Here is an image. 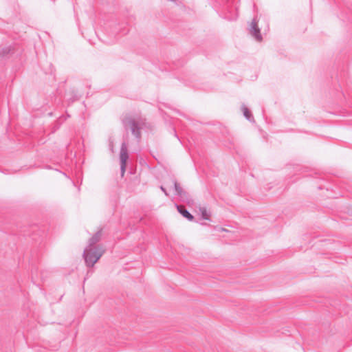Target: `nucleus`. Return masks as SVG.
<instances>
[{
	"mask_svg": "<svg viewBox=\"0 0 352 352\" xmlns=\"http://www.w3.org/2000/svg\"><path fill=\"white\" fill-rule=\"evenodd\" d=\"M66 98L69 102H73L79 99L80 94L74 89H72L66 93Z\"/></svg>",
	"mask_w": 352,
	"mask_h": 352,
	"instance_id": "10",
	"label": "nucleus"
},
{
	"mask_svg": "<svg viewBox=\"0 0 352 352\" xmlns=\"http://www.w3.org/2000/svg\"><path fill=\"white\" fill-rule=\"evenodd\" d=\"M174 188L176 195H178L181 199H184L188 196V193L182 189L179 184L176 181L174 182Z\"/></svg>",
	"mask_w": 352,
	"mask_h": 352,
	"instance_id": "8",
	"label": "nucleus"
},
{
	"mask_svg": "<svg viewBox=\"0 0 352 352\" xmlns=\"http://www.w3.org/2000/svg\"><path fill=\"white\" fill-rule=\"evenodd\" d=\"M94 32H95V34H96V36H97L99 38H100V33H99L98 30L95 29V30H94Z\"/></svg>",
	"mask_w": 352,
	"mask_h": 352,
	"instance_id": "15",
	"label": "nucleus"
},
{
	"mask_svg": "<svg viewBox=\"0 0 352 352\" xmlns=\"http://www.w3.org/2000/svg\"><path fill=\"white\" fill-rule=\"evenodd\" d=\"M124 23H104L102 30H104V34H107L109 37H116L119 34V31H122V34H126V31L123 29L122 25Z\"/></svg>",
	"mask_w": 352,
	"mask_h": 352,
	"instance_id": "3",
	"label": "nucleus"
},
{
	"mask_svg": "<svg viewBox=\"0 0 352 352\" xmlns=\"http://www.w3.org/2000/svg\"><path fill=\"white\" fill-rule=\"evenodd\" d=\"M101 238V231L97 232L94 236L89 239V244L87 247L90 248H102L100 245H96V244L100 240Z\"/></svg>",
	"mask_w": 352,
	"mask_h": 352,
	"instance_id": "5",
	"label": "nucleus"
},
{
	"mask_svg": "<svg viewBox=\"0 0 352 352\" xmlns=\"http://www.w3.org/2000/svg\"><path fill=\"white\" fill-rule=\"evenodd\" d=\"M177 208L178 212L188 220L192 221L194 219L193 215L191 214L184 206L177 205Z\"/></svg>",
	"mask_w": 352,
	"mask_h": 352,
	"instance_id": "9",
	"label": "nucleus"
},
{
	"mask_svg": "<svg viewBox=\"0 0 352 352\" xmlns=\"http://www.w3.org/2000/svg\"><path fill=\"white\" fill-rule=\"evenodd\" d=\"M104 253L102 248L86 247L83 257L87 267H91L100 259Z\"/></svg>",
	"mask_w": 352,
	"mask_h": 352,
	"instance_id": "2",
	"label": "nucleus"
},
{
	"mask_svg": "<svg viewBox=\"0 0 352 352\" xmlns=\"http://www.w3.org/2000/svg\"><path fill=\"white\" fill-rule=\"evenodd\" d=\"M15 45H8L0 49V57L4 58L14 53Z\"/></svg>",
	"mask_w": 352,
	"mask_h": 352,
	"instance_id": "6",
	"label": "nucleus"
},
{
	"mask_svg": "<svg viewBox=\"0 0 352 352\" xmlns=\"http://www.w3.org/2000/svg\"><path fill=\"white\" fill-rule=\"evenodd\" d=\"M122 122L124 128L131 131L138 142L141 140V131L148 127L146 120L141 117L126 116L123 119Z\"/></svg>",
	"mask_w": 352,
	"mask_h": 352,
	"instance_id": "1",
	"label": "nucleus"
},
{
	"mask_svg": "<svg viewBox=\"0 0 352 352\" xmlns=\"http://www.w3.org/2000/svg\"><path fill=\"white\" fill-rule=\"evenodd\" d=\"M160 189L162 190V192H164V194L166 195V196H168V194L166 191V190L165 189V188H164L162 186H160Z\"/></svg>",
	"mask_w": 352,
	"mask_h": 352,
	"instance_id": "14",
	"label": "nucleus"
},
{
	"mask_svg": "<svg viewBox=\"0 0 352 352\" xmlns=\"http://www.w3.org/2000/svg\"><path fill=\"white\" fill-rule=\"evenodd\" d=\"M241 110L243 111L244 117L250 122H254V119L253 116L252 115L251 111L250 109L245 105L243 104L241 106Z\"/></svg>",
	"mask_w": 352,
	"mask_h": 352,
	"instance_id": "11",
	"label": "nucleus"
},
{
	"mask_svg": "<svg viewBox=\"0 0 352 352\" xmlns=\"http://www.w3.org/2000/svg\"><path fill=\"white\" fill-rule=\"evenodd\" d=\"M264 25H265V28H264L263 31L266 32L267 30H268V28H269L268 24L267 23H264Z\"/></svg>",
	"mask_w": 352,
	"mask_h": 352,
	"instance_id": "16",
	"label": "nucleus"
},
{
	"mask_svg": "<svg viewBox=\"0 0 352 352\" xmlns=\"http://www.w3.org/2000/svg\"><path fill=\"white\" fill-rule=\"evenodd\" d=\"M200 212L201 214V218L204 220H209V214L206 208H201Z\"/></svg>",
	"mask_w": 352,
	"mask_h": 352,
	"instance_id": "12",
	"label": "nucleus"
},
{
	"mask_svg": "<svg viewBox=\"0 0 352 352\" xmlns=\"http://www.w3.org/2000/svg\"><path fill=\"white\" fill-rule=\"evenodd\" d=\"M258 23H250V26L248 28L249 34L253 37L256 41L261 42L263 40L262 34L261 32L263 27H258Z\"/></svg>",
	"mask_w": 352,
	"mask_h": 352,
	"instance_id": "4",
	"label": "nucleus"
},
{
	"mask_svg": "<svg viewBox=\"0 0 352 352\" xmlns=\"http://www.w3.org/2000/svg\"><path fill=\"white\" fill-rule=\"evenodd\" d=\"M128 158H129V155H128V151H127V146L125 142H123L121 145V148H120V162L126 163Z\"/></svg>",
	"mask_w": 352,
	"mask_h": 352,
	"instance_id": "7",
	"label": "nucleus"
},
{
	"mask_svg": "<svg viewBox=\"0 0 352 352\" xmlns=\"http://www.w3.org/2000/svg\"><path fill=\"white\" fill-rule=\"evenodd\" d=\"M126 163L120 162V170L122 175H124L126 170Z\"/></svg>",
	"mask_w": 352,
	"mask_h": 352,
	"instance_id": "13",
	"label": "nucleus"
}]
</instances>
